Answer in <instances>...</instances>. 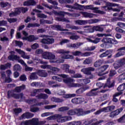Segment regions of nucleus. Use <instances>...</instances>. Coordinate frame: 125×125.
Returning <instances> with one entry per match:
<instances>
[{
	"label": "nucleus",
	"mask_w": 125,
	"mask_h": 125,
	"mask_svg": "<svg viewBox=\"0 0 125 125\" xmlns=\"http://www.w3.org/2000/svg\"><path fill=\"white\" fill-rule=\"evenodd\" d=\"M96 111V109L93 108L89 110L84 111L83 108H77L75 109H71L67 112V114L70 116H74V115H77V116H85V115H88L90 113H93V112Z\"/></svg>",
	"instance_id": "1"
},
{
	"label": "nucleus",
	"mask_w": 125,
	"mask_h": 125,
	"mask_svg": "<svg viewBox=\"0 0 125 125\" xmlns=\"http://www.w3.org/2000/svg\"><path fill=\"white\" fill-rule=\"evenodd\" d=\"M102 43L100 45L101 47H105V48H111L112 44H118L119 42L113 39L110 38H105L102 40Z\"/></svg>",
	"instance_id": "2"
},
{
	"label": "nucleus",
	"mask_w": 125,
	"mask_h": 125,
	"mask_svg": "<svg viewBox=\"0 0 125 125\" xmlns=\"http://www.w3.org/2000/svg\"><path fill=\"white\" fill-rule=\"evenodd\" d=\"M42 58H43V59L50 60V63H57V64L62 63V61L61 60L58 59L54 60V59H55V55L49 52H43L42 55Z\"/></svg>",
	"instance_id": "3"
},
{
	"label": "nucleus",
	"mask_w": 125,
	"mask_h": 125,
	"mask_svg": "<svg viewBox=\"0 0 125 125\" xmlns=\"http://www.w3.org/2000/svg\"><path fill=\"white\" fill-rule=\"evenodd\" d=\"M49 118L52 120H57L58 123H65V122H68V121H71L72 120V117L71 116L62 117L60 114H55L50 116Z\"/></svg>",
	"instance_id": "4"
},
{
	"label": "nucleus",
	"mask_w": 125,
	"mask_h": 125,
	"mask_svg": "<svg viewBox=\"0 0 125 125\" xmlns=\"http://www.w3.org/2000/svg\"><path fill=\"white\" fill-rule=\"evenodd\" d=\"M115 6L119 7V4L115 3H112L110 2H107L105 3V5L103 6L102 7V8H104V9L105 11H109V10H112V9L113 10V11H116L117 12H120L121 11L120 9L118 8H114L113 9L112 7H114Z\"/></svg>",
	"instance_id": "5"
},
{
	"label": "nucleus",
	"mask_w": 125,
	"mask_h": 125,
	"mask_svg": "<svg viewBox=\"0 0 125 125\" xmlns=\"http://www.w3.org/2000/svg\"><path fill=\"white\" fill-rule=\"evenodd\" d=\"M104 36V34H98L96 35V36H90L89 37L90 38H87V41L89 42H91L92 43H94L95 44H97V43H98V42H100V41H101V38H98L97 37H103Z\"/></svg>",
	"instance_id": "6"
},
{
	"label": "nucleus",
	"mask_w": 125,
	"mask_h": 125,
	"mask_svg": "<svg viewBox=\"0 0 125 125\" xmlns=\"http://www.w3.org/2000/svg\"><path fill=\"white\" fill-rule=\"evenodd\" d=\"M20 125H39V119L33 118L31 120L23 121Z\"/></svg>",
	"instance_id": "7"
},
{
	"label": "nucleus",
	"mask_w": 125,
	"mask_h": 125,
	"mask_svg": "<svg viewBox=\"0 0 125 125\" xmlns=\"http://www.w3.org/2000/svg\"><path fill=\"white\" fill-rule=\"evenodd\" d=\"M59 95L60 96H63V98L68 99V98H72V97H76L77 95L76 94H66V91L64 90H60L59 91Z\"/></svg>",
	"instance_id": "8"
},
{
	"label": "nucleus",
	"mask_w": 125,
	"mask_h": 125,
	"mask_svg": "<svg viewBox=\"0 0 125 125\" xmlns=\"http://www.w3.org/2000/svg\"><path fill=\"white\" fill-rule=\"evenodd\" d=\"M125 65V59L123 58L116 61L113 63V67L115 70H118L119 68H121L122 66Z\"/></svg>",
	"instance_id": "9"
},
{
	"label": "nucleus",
	"mask_w": 125,
	"mask_h": 125,
	"mask_svg": "<svg viewBox=\"0 0 125 125\" xmlns=\"http://www.w3.org/2000/svg\"><path fill=\"white\" fill-rule=\"evenodd\" d=\"M91 53L89 52H86L84 53H82L80 51H75L72 52V55L74 56H81L82 57H87L90 56Z\"/></svg>",
	"instance_id": "10"
},
{
	"label": "nucleus",
	"mask_w": 125,
	"mask_h": 125,
	"mask_svg": "<svg viewBox=\"0 0 125 125\" xmlns=\"http://www.w3.org/2000/svg\"><path fill=\"white\" fill-rule=\"evenodd\" d=\"M41 68H42V69H48L49 70H52L53 71V73H54L55 75V74H57V73L60 71L59 68L57 67H53L51 66V65L48 64L41 65Z\"/></svg>",
	"instance_id": "11"
},
{
	"label": "nucleus",
	"mask_w": 125,
	"mask_h": 125,
	"mask_svg": "<svg viewBox=\"0 0 125 125\" xmlns=\"http://www.w3.org/2000/svg\"><path fill=\"white\" fill-rule=\"evenodd\" d=\"M9 53H10V55L8 56V60L10 61H16L17 60H19L20 57L15 55V52L14 51H11Z\"/></svg>",
	"instance_id": "12"
},
{
	"label": "nucleus",
	"mask_w": 125,
	"mask_h": 125,
	"mask_svg": "<svg viewBox=\"0 0 125 125\" xmlns=\"http://www.w3.org/2000/svg\"><path fill=\"white\" fill-rule=\"evenodd\" d=\"M11 97L14 98L15 99H19L20 95L19 94L14 93L13 90H8L7 92V97L8 99H10Z\"/></svg>",
	"instance_id": "13"
},
{
	"label": "nucleus",
	"mask_w": 125,
	"mask_h": 125,
	"mask_svg": "<svg viewBox=\"0 0 125 125\" xmlns=\"http://www.w3.org/2000/svg\"><path fill=\"white\" fill-rule=\"evenodd\" d=\"M117 52L114 56V58H118L121 56H124L125 54V47H122L117 49Z\"/></svg>",
	"instance_id": "14"
},
{
	"label": "nucleus",
	"mask_w": 125,
	"mask_h": 125,
	"mask_svg": "<svg viewBox=\"0 0 125 125\" xmlns=\"http://www.w3.org/2000/svg\"><path fill=\"white\" fill-rule=\"evenodd\" d=\"M34 114L29 112H26L21 115L20 118V120H25V119H32L34 117Z\"/></svg>",
	"instance_id": "15"
},
{
	"label": "nucleus",
	"mask_w": 125,
	"mask_h": 125,
	"mask_svg": "<svg viewBox=\"0 0 125 125\" xmlns=\"http://www.w3.org/2000/svg\"><path fill=\"white\" fill-rule=\"evenodd\" d=\"M39 39V37H37L35 36V35H29L28 37H22L21 40L23 41H27V42H34V41H37Z\"/></svg>",
	"instance_id": "16"
},
{
	"label": "nucleus",
	"mask_w": 125,
	"mask_h": 125,
	"mask_svg": "<svg viewBox=\"0 0 125 125\" xmlns=\"http://www.w3.org/2000/svg\"><path fill=\"white\" fill-rule=\"evenodd\" d=\"M83 6H84L80 5L78 4V3H75L74 4V6L68 4L65 5V7H67V8H71V9H76V10H78V9L81 10V9L83 8Z\"/></svg>",
	"instance_id": "17"
},
{
	"label": "nucleus",
	"mask_w": 125,
	"mask_h": 125,
	"mask_svg": "<svg viewBox=\"0 0 125 125\" xmlns=\"http://www.w3.org/2000/svg\"><path fill=\"white\" fill-rule=\"evenodd\" d=\"M95 70V69L94 67H89L82 69L81 72H83L85 75H91V72H93Z\"/></svg>",
	"instance_id": "18"
},
{
	"label": "nucleus",
	"mask_w": 125,
	"mask_h": 125,
	"mask_svg": "<svg viewBox=\"0 0 125 125\" xmlns=\"http://www.w3.org/2000/svg\"><path fill=\"white\" fill-rule=\"evenodd\" d=\"M123 110H124V108H123V107H120L115 111H111L109 115V117L110 118H114L116 116H118L120 113L122 112Z\"/></svg>",
	"instance_id": "19"
},
{
	"label": "nucleus",
	"mask_w": 125,
	"mask_h": 125,
	"mask_svg": "<svg viewBox=\"0 0 125 125\" xmlns=\"http://www.w3.org/2000/svg\"><path fill=\"white\" fill-rule=\"evenodd\" d=\"M83 101L84 99L83 97L74 98L71 100V102L73 104H81Z\"/></svg>",
	"instance_id": "20"
},
{
	"label": "nucleus",
	"mask_w": 125,
	"mask_h": 125,
	"mask_svg": "<svg viewBox=\"0 0 125 125\" xmlns=\"http://www.w3.org/2000/svg\"><path fill=\"white\" fill-rule=\"evenodd\" d=\"M37 2L35 0H28L23 2L24 6H35Z\"/></svg>",
	"instance_id": "21"
},
{
	"label": "nucleus",
	"mask_w": 125,
	"mask_h": 125,
	"mask_svg": "<svg viewBox=\"0 0 125 125\" xmlns=\"http://www.w3.org/2000/svg\"><path fill=\"white\" fill-rule=\"evenodd\" d=\"M41 42L44 44H51L54 42V39L52 38L42 39L41 40Z\"/></svg>",
	"instance_id": "22"
},
{
	"label": "nucleus",
	"mask_w": 125,
	"mask_h": 125,
	"mask_svg": "<svg viewBox=\"0 0 125 125\" xmlns=\"http://www.w3.org/2000/svg\"><path fill=\"white\" fill-rule=\"evenodd\" d=\"M15 51L18 52L19 54L21 55V57H22V58H24V59H30V57L26 55V53L24 51L21 50L20 49H16Z\"/></svg>",
	"instance_id": "23"
},
{
	"label": "nucleus",
	"mask_w": 125,
	"mask_h": 125,
	"mask_svg": "<svg viewBox=\"0 0 125 125\" xmlns=\"http://www.w3.org/2000/svg\"><path fill=\"white\" fill-rule=\"evenodd\" d=\"M37 74L42 78H46L47 77V72L44 70H38L37 71Z\"/></svg>",
	"instance_id": "24"
},
{
	"label": "nucleus",
	"mask_w": 125,
	"mask_h": 125,
	"mask_svg": "<svg viewBox=\"0 0 125 125\" xmlns=\"http://www.w3.org/2000/svg\"><path fill=\"white\" fill-rule=\"evenodd\" d=\"M51 29L53 30H56V31H68V29L62 28L61 25H52L51 26Z\"/></svg>",
	"instance_id": "25"
},
{
	"label": "nucleus",
	"mask_w": 125,
	"mask_h": 125,
	"mask_svg": "<svg viewBox=\"0 0 125 125\" xmlns=\"http://www.w3.org/2000/svg\"><path fill=\"white\" fill-rule=\"evenodd\" d=\"M116 106L115 105H110L107 107H104V110L105 113H108V112H112L113 110H115Z\"/></svg>",
	"instance_id": "26"
},
{
	"label": "nucleus",
	"mask_w": 125,
	"mask_h": 125,
	"mask_svg": "<svg viewBox=\"0 0 125 125\" xmlns=\"http://www.w3.org/2000/svg\"><path fill=\"white\" fill-rule=\"evenodd\" d=\"M36 98H38V99H47L48 96L46 94L41 93L36 96Z\"/></svg>",
	"instance_id": "27"
},
{
	"label": "nucleus",
	"mask_w": 125,
	"mask_h": 125,
	"mask_svg": "<svg viewBox=\"0 0 125 125\" xmlns=\"http://www.w3.org/2000/svg\"><path fill=\"white\" fill-rule=\"evenodd\" d=\"M97 89H98L95 88L92 89L89 93H87V95L88 96H96V95H97V92L93 91H96Z\"/></svg>",
	"instance_id": "28"
},
{
	"label": "nucleus",
	"mask_w": 125,
	"mask_h": 125,
	"mask_svg": "<svg viewBox=\"0 0 125 125\" xmlns=\"http://www.w3.org/2000/svg\"><path fill=\"white\" fill-rule=\"evenodd\" d=\"M13 113L16 116H19L20 113H22V108H15L13 109Z\"/></svg>",
	"instance_id": "29"
},
{
	"label": "nucleus",
	"mask_w": 125,
	"mask_h": 125,
	"mask_svg": "<svg viewBox=\"0 0 125 125\" xmlns=\"http://www.w3.org/2000/svg\"><path fill=\"white\" fill-rule=\"evenodd\" d=\"M84 9H90V10H94V11H96L98 9V7H93V5H89L87 6H83Z\"/></svg>",
	"instance_id": "30"
},
{
	"label": "nucleus",
	"mask_w": 125,
	"mask_h": 125,
	"mask_svg": "<svg viewBox=\"0 0 125 125\" xmlns=\"http://www.w3.org/2000/svg\"><path fill=\"white\" fill-rule=\"evenodd\" d=\"M88 88H89V87L80 88L76 90V94H82V93H83L84 91H85V90L88 89Z\"/></svg>",
	"instance_id": "31"
},
{
	"label": "nucleus",
	"mask_w": 125,
	"mask_h": 125,
	"mask_svg": "<svg viewBox=\"0 0 125 125\" xmlns=\"http://www.w3.org/2000/svg\"><path fill=\"white\" fill-rule=\"evenodd\" d=\"M79 46H81V42H77L68 45V47H72V48H79Z\"/></svg>",
	"instance_id": "32"
},
{
	"label": "nucleus",
	"mask_w": 125,
	"mask_h": 125,
	"mask_svg": "<svg viewBox=\"0 0 125 125\" xmlns=\"http://www.w3.org/2000/svg\"><path fill=\"white\" fill-rule=\"evenodd\" d=\"M103 63V61H102V60H98L94 62V66H95V68H98V67H100V66L102 65Z\"/></svg>",
	"instance_id": "33"
},
{
	"label": "nucleus",
	"mask_w": 125,
	"mask_h": 125,
	"mask_svg": "<svg viewBox=\"0 0 125 125\" xmlns=\"http://www.w3.org/2000/svg\"><path fill=\"white\" fill-rule=\"evenodd\" d=\"M66 28L67 29H71L72 30H79V29H80L79 26H76L75 25L71 26L70 24H66Z\"/></svg>",
	"instance_id": "34"
},
{
	"label": "nucleus",
	"mask_w": 125,
	"mask_h": 125,
	"mask_svg": "<svg viewBox=\"0 0 125 125\" xmlns=\"http://www.w3.org/2000/svg\"><path fill=\"white\" fill-rule=\"evenodd\" d=\"M125 89V83H123L122 84H120L117 88L118 91L122 92L124 91Z\"/></svg>",
	"instance_id": "35"
},
{
	"label": "nucleus",
	"mask_w": 125,
	"mask_h": 125,
	"mask_svg": "<svg viewBox=\"0 0 125 125\" xmlns=\"http://www.w3.org/2000/svg\"><path fill=\"white\" fill-rule=\"evenodd\" d=\"M75 23L78 25H86L87 24V21L78 20L75 21Z\"/></svg>",
	"instance_id": "36"
},
{
	"label": "nucleus",
	"mask_w": 125,
	"mask_h": 125,
	"mask_svg": "<svg viewBox=\"0 0 125 125\" xmlns=\"http://www.w3.org/2000/svg\"><path fill=\"white\" fill-rule=\"evenodd\" d=\"M108 87V88H111L112 87H114L115 86V83L113 82L112 83H106L104 84V88H105V87Z\"/></svg>",
	"instance_id": "37"
},
{
	"label": "nucleus",
	"mask_w": 125,
	"mask_h": 125,
	"mask_svg": "<svg viewBox=\"0 0 125 125\" xmlns=\"http://www.w3.org/2000/svg\"><path fill=\"white\" fill-rule=\"evenodd\" d=\"M40 26V24L38 23H29L27 25V28H35V27H39Z\"/></svg>",
	"instance_id": "38"
},
{
	"label": "nucleus",
	"mask_w": 125,
	"mask_h": 125,
	"mask_svg": "<svg viewBox=\"0 0 125 125\" xmlns=\"http://www.w3.org/2000/svg\"><path fill=\"white\" fill-rule=\"evenodd\" d=\"M14 71H16L17 72H21L22 68L20 64H16L13 67Z\"/></svg>",
	"instance_id": "39"
},
{
	"label": "nucleus",
	"mask_w": 125,
	"mask_h": 125,
	"mask_svg": "<svg viewBox=\"0 0 125 125\" xmlns=\"http://www.w3.org/2000/svg\"><path fill=\"white\" fill-rule=\"evenodd\" d=\"M38 74L37 72L32 73L30 76V80H37L38 79Z\"/></svg>",
	"instance_id": "40"
},
{
	"label": "nucleus",
	"mask_w": 125,
	"mask_h": 125,
	"mask_svg": "<svg viewBox=\"0 0 125 125\" xmlns=\"http://www.w3.org/2000/svg\"><path fill=\"white\" fill-rule=\"evenodd\" d=\"M40 24L41 25H44V24H51V21L41 19L40 20Z\"/></svg>",
	"instance_id": "41"
},
{
	"label": "nucleus",
	"mask_w": 125,
	"mask_h": 125,
	"mask_svg": "<svg viewBox=\"0 0 125 125\" xmlns=\"http://www.w3.org/2000/svg\"><path fill=\"white\" fill-rule=\"evenodd\" d=\"M94 29L96 32H103L104 28L98 26H94Z\"/></svg>",
	"instance_id": "42"
},
{
	"label": "nucleus",
	"mask_w": 125,
	"mask_h": 125,
	"mask_svg": "<svg viewBox=\"0 0 125 125\" xmlns=\"http://www.w3.org/2000/svg\"><path fill=\"white\" fill-rule=\"evenodd\" d=\"M115 75H117V71L115 70L111 69L109 71L108 77H109V78H112V77H114Z\"/></svg>",
	"instance_id": "43"
},
{
	"label": "nucleus",
	"mask_w": 125,
	"mask_h": 125,
	"mask_svg": "<svg viewBox=\"0 0 125 125\" xmlns=\"http://www.w3.org/2000/svg\"><path fill=\"white\" fill-rule=\"evenodd\" d=\"M125 73H123L121 75H119L118 77V81H119L120 83L122 82V81H125Z\"/></svg>",
	"instance_id": "44"
},
{
	"label": "nucleus",
	"mask_w": 125,
	"mask_h": 125,
	"mask_svg": "<svg viewBox=\"0 0 125 125\" xmlns=\"http://www.w3.org/2000/svg\"><path fill=\"white\" fill-rule=\"evenodd\" d=\"M42 91V89H35L33 90V92H32L31 94V96H36L37 93H39V92H41Z\"/></svg>",
	"instance_id": "45"
},
{
	"label": "nucleus",
	"mask_w": 125,
	"mask_h": 125,
	"mask_svg": "<svg viewBox=\"0 0 125 125\" xmlns=\"http://www.w3.org/2000/svg\"><path fill=\"white\" fill-rule=\"evenodd\" d=\"M62 59H74V56L71 55H64L62 57Z\"/></svg>",
	"instance_id": "46"
},
{
	"label": "nucleus",
	"mask_w": 125,
	"mask_h": 125,
	"mask_svg": "<svg viewBox=\"0 0 125 125\" xmlns=\"http://www.w3.org/2000/svg\"><path fill=\"white\" fill-rule=\"evenodd\" d=\"M4 80V82L7 83H10L12 82V79L10 78V76L9 75H8V77H5Z\"/></svg>",
	"instance_id": "47"
},
{
	"label": "nucleus",
	"mask_w": 125,
	"mask_h": 125,
	"mask_svg": "<svg viewBox=\"0 0 125 125\" xmlns=\"http://www.w3.org/2000/svg\"><path fill=\"white\" fill-rule=\"evenodd\" d=\"M54 102L57 103H62V102H64V100L63 99L57 98H53Z\"/></svg>",
	"instance_id": "48"
},
{
	"label": "nucleus",
	"mask_w": 125,
	"mask_h": 125,
	"mask_svg": "<svg viewBox=\"0 0 125 125\" xmlns=\"http://www.w3.org/2000/svg\"><path fill=\"white\" fill-rule=\"evenodd\" d=\"M109 68V65L108 64H105L104 65H103L101 67V71L102 73H103V72H105V71H106V70Z\"/></svg>",
	"instance_id": "49"
},
{
	"label": "nucleus",
	"mask_w": 125,
	"mask_h": 125,
	"mask_svg": "<svg viewBox=\"0 0 125 125\" xmlns=\"http://www.w3.org/2000/svg\"><path fill=\"white\" fill-rule=\"evenodd\" d=\"M69 68H70V65L68 64H63L62 65V69L63 71H65L66 73L69 72Z\"/></svg>",
	"instance_id": "50"
},
{
	"label": "nucleus",
	"mask_w": 125,
	"mask_h": 125,
	"mask_svg": "<svg viewBox=\"0 0 125 125\" xmlns=\"http://www.w3.org/2000/svg\"><path fill=\"white\" fill-rule=\"evenodd\" d=\"M43 50L42 49H38L36 50L35 53L36 54H37L38 55H41L42 56V54H43Z\"/></svg>",
	"instance_id": "51"
},
{
	"label": "nucleus",
	"mask_w": 125,
	"mask_h": 125,
	"mask_svg": "<svg viewBox=\"0 0 125 125\" xmlns=\"http://www.w3.org/2000/svg\"><path fill=\"white\" fill-rule=\"evenodd\" d=\"M59 2L61 4L64 3H71V0H59Z\"/></svg>",
	"instance_id": "52"
},
{
	"label": "nucleus",
	"mask_w": 125,
	"mask_h": 125,
	"mask_svg": "<svg viewBox=\"0 0 125 125\" xmlns=\"http://www.w3.org/2000/svg\"><path fill=\"white\" fill-rule=\"evenodd\" d=\"M59 54H69L70 53V51H65L63 49H61L59 50Z\"/></svg>",
	"instance_id": "53"
},
{
	"label": "nucleus",
	"mask_w": 125,
	"mask_h": 125,
	"mask_svg": "<svg viewBox=\"0 0 125 125\" xmlns=\"http://www.w3.org/2000/svg\"><path fill=\"white\" fill-rule=\"evenodd\" d=\"M68 125H82V122H72L68 124Z\"/></svg>",
	"instance_id": "54"
},
{
	"label": "nucleus",
	"mask_w": 125,
	"mask_h": 125,
	"mask_svg": "<svg viewBox=\"0 0 125 125\" xmlns=\"http://www.w3.org/2000/svg\"><path fill=\"white\" fill-rule=\"evenodd\" d=\"M7 21L10 23V24H11V23H14L17 21V19L16 18H10L7 19Z\"/></svg>",
	"instance_id": "55"
},
{
	"label": "nucleus",
	"mask_w": 125,
	"mask_h": 125,
	"mask_svg": "<svg viewBox=\"0 0 125 125\" xmlns=\"http://www.w3.org/2000/svg\"><path fill=\"white\" fill-rule=\"evenodd\" d=\"M91 62H92V61L91 60V59L89 58H88V59H86L85 60L83 61V64H84V65H88L90 64Z\"/></svg>",
	"instance_id": "56"
},
{
	"label": "nucleus",
	"mask_w": 125,
	"mask_h": 125,
	"mask_svg": "<svg viewBox=\"0 0 125 125\" xmlns=\"http://www.w3.org/2000/svg\"><path fill=\"white\" fill-rule=\"evenodd\" d=\"M15 43L16 45L19 47H22V46H23V42L21 41H16Z\"/></svg>",
	"instance_id": "57"
},
{
	"label": "nucleus",
	"mask_w": 125,
	"mask_h": 125,
	"mask_svg": "<svg viewBox=\"0 0 125 125\" xmlns=\"http://www.w3.org/2000/svg\"><path fill=\"white\" fill-rule=\"evenodd\" d=\"M57 105L56 104L51 105H46L44 107L45 109L47 110H50V109H53V108H55Z\"/></svg>",
	"instance_id": "58"
},
{
	"label": "nucleus",
	"mask_w": 125,
	"mask_h": 125,
	"mask_svg": "<svg viewBox=\"0 0 125 125\" xmlns=\"http://www.w3.org/2000/svg\"><path fill=\"white\" fill-rule=\"evenodd\" d=\"M70 40H79V39H80V37L78 35H71L70 37Z\"/></svg>",
	"instance_id": "59"
},
{
	"label": "nucleus",
	"mask_w": 125,
	"mask_h": 125,
	"mask_svg": "<svg viewBox=\"0 0 125 125\" xmlns=\"http://www.w3.org/2000/svg\"><path fill=\"white\" fill-rule=\"evenodd\" d=\"M69 108L67 106L64 107H62L59 109V111L60 112H64V111H68L69 110Z\"/></svg>",
	"instance_id": "60"
},
{
	"label": "nucleus",
	"mask_w": 125,
	"mask_h": 125,
	"mask_svg": "<svg viewBox=\"0 0 125 125\" xmlns=\"http://www.w3.org/2000/svg\"><path fill=\"white\" fill-rule=\"evenodd\" d=\"M38 17L39 18H44V19L47 18V16L45 15L44 14H38Z\"/></svg>",
	"instance_id": "61"
},
{
	"label": "nucleus",
	"mask_w": 125,
	"mask_h": 125,
	"mask_svg": "<svg viewBox=\"0 0 125 125\" xmlns=\"http://www.w3.org/2000/svg\"><path fill=\"white\" fill-rule=\"evenodd\" d=\"M15 13H16V14L17 15H20V14L21 13V8L20 7L16 8Z\"/></svg>",
	"instance_id": "62"
},
{
	"label": "nucleus",
	"mask_w": 125,
	"mask_h": 125,
	"mask_svg": "<svg viewBox=\"0 0 125 125\" xmlns=\"http://www.w3.org/2000/svg\"><path fill=\"white\" fill-rule=\"evenodd\" d=\"M20 81H21V82H25V81L27 80V77H26V75H22L20 77Z\"/></svg>",
	"instance_id": "63"
},
{
	"label": "nucleus",
	"mask_w": 125,
	"mask_h": 125,
	"mask_svg": "<svg viewBox=\"0 0 125 125\" xmlns=\"http://www.w3.org/2000/svg\"><path fill=\"white\" fill-rule=\"evenodd\" d=\"M40 110L39 107H32L30 109L31 112L33 113H36V112H38Z\"/></svg>",
	"instance_id": "64"
}]
</instances>
